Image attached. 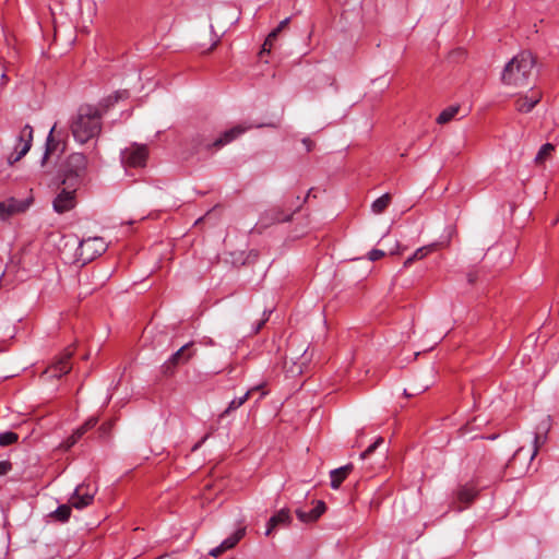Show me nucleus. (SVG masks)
<instances>
[{"instance_id":"2eb2a0df","label":"nucleus","mask_w":559,"mask_h":559,"mask_svg":"<svg viewBox=\"0 0 559 559\" xmlns=\"http://www.w3.org/2000/svg\"><path fill=\"white\" fill-rule=\"evenodd\" d=\"M326 510L325 503L322 500H318L314 508L310 511H304L301 509L296 510V515L300 522L311 523L317 521Z\"/></svg>"},{"instance_id":"f257e3e1","label":"nucleus","mask_w":559,"mask_h":559,"mask_svg":"<svg viewBox=\"0 0 559 559\" xmlns=\"http://www.w3.org/2000/svg\"><path fill=\"white\" fill-rule=\"evenodd\" d=\"M103 112L93 105H81L71 118L70 129L76 142L84 144L99 135Z\"/></svg>"},{"instance_id":"f3484780","label":"nucleus","mask_w":559,"mask_h":559,"mask_svg":"<svg viewBox=\"0 0 559 559\" xmlns=\"http://www.w3.org/2000/svg\"><path fill=\"white\" fill-rule=\"evenodd\" d=\"M352 469H353V465L347 464V465H344L342 467L331 471V473H330L331 487L333 489H338L341 484L345 480V478L347 477V475L350 473Z\"/></svg>"},{"instance_id":"7c9ffc66","label":"nucleus","mask_w":559,"mask_h":559,"mask_svg":"<svg viewBox=\"0 0 559 559\" xmlns=\"http://www.w3.org/2000/svg\"><path fill=\"white\" fill-rule=\"evenodd\" d=\"M435 249H436V243H430V245L424 246L421 248H418L413 254H414V258H417V260H421L426 255L431 253Z\"/></svg>"},{"instance_id":"a211bd4d","label":"nucleus","mask_w":559,"mask_h":559,"mask_svg":"<svg viewBox=\"0 0 559 559\" xmlns=\"http://www.w3.org/2000/svg\"><path fill=\"white\" fill-rule=\"evenodd\" d=\"M56 134H58V133L56 131V124H55L51 128V130L47 136L45 153L41 158V165H44L46 163L47 158L49 157V155L52 154L55 151H57L59 148V146L61 145L60 141L56 139Z\"/></svg>"},{"instance_id":"6e6552de","label":"nucleus","mask_w":559,"mask_h":559,"mask_svg":"<svg viewBox=\"0 0 559 559\" xmlns=\"http://www.w3.org/2000/svg\"><path fill=\"white\" fill-rule=\"evenodd\" d=\"M147 154L145 145L132 144L121 152V162L124 166L142 167L146 163Z\"/></svg>"},{"instance_id":"2f4dec72","label":"nucleus","mask_w":559,"mask_h":559,"mask_svg":"<svg viewBox=\"0 0 559 559\" xmlns=\"http://www.w3.org/2000/svg\"><path fill=\"white\" fill-rule=\"evenodd\" d=\"M551 427V417L548 415L546 416L536 427L535 432H542L545 437L548 436V432Z\"/></svg>"},{"instance_id":"473e14b6","label":"nucleus","mask_w":559,"mask_h":559,"mask_svg":"<svg viewBox=\"0 0 559 559\" xmlns=\"http://www.w3.org/2000/svg\"><path fill=\"white\" fill-rule=\"evenodd\" d=\"M383 443V439L381 437H379L372 444H370L364 452H361L360 454V457L364 460L366 459L368 455H370L371 453L374 452V450L381 444Z\"/></svg>"},{"instance_id":"20e7f679","label":"nucleus","mask_w":559,"mask_h":559,"mask_svg":"<svg viewBox=\"0 0 559 559\" xmlns=\"http://www.w3.org/2000/svg\"><path fill=\"white\" fill-rule=\"evenodd\" d=\"M193 342H189L177 349L160 367L166 377L173 376L179 366L186 365L195 355Z\"/></svg>"},{"instance_id":"dca6fc26","label":"nucleus","mask_w":559,"mask_h":559,"mask_svg":"<svg viewBox=\"0 0 559 559\" xmlns=\"http://www.w3.org/2000/svg\"><path fill=\"white\" fill-rule=\"evenodd\" d=\"M129 97V92L127 90L117 91L114 94L103 98L98 105L96 106L103 116L117 104L121 99H127Z\"/></svg>"},{"instance_id":"4be33fe9","label":"nucleus","mask_w":559,"mask_h":559,"mask_svg":"<svg viewBox=\"0 0 559 559\" xmlns=\"http://www.w3.org/2000/svg\"><path fill=\"white\" fill-rule=\"evenodd\" d=\"M390 203H391L390 193H384L383 195H381L380 198H378L377 200H374L372 202L371 210L376 214H381L382 212H384L386 210V207L389 206Z\"/></svg>"},{"instance_id":"7ed1b4c3","label":"nucleus","mask_w":559,"mask_h":559,"mask_svg":"<svg viewBox=\"0 0 559 559\" xmlns=\"http://www.w3.org/2000/svg\"><path fill=\"white\" fill-rule=\"evenodd\" d=\"M87 158L83 153L71 154L66 163L63 185L70 182V187H75L80 178L85 174Z\"/></svg>"},{"instance_id":"c85d7f7f","label":"nucleus","mask_w":559,"mask_h":559,"mask_svg":"<svg viewBox=\"0 0 559 559\" xmlns=\"http://www.w3.org/2000/svg\"><path fill=\"white\" fill-rule=\"evenodd\" d=\"M19 439V436L13 431H7L3 433H0V445L7 447L10 444H13Z\"/></svg>"},{"instance_id":"5701e85b","label":"nucleus","mask_w":559,"mask_h":559,"mask_svg":"<svg viewBox=\"0 0 559 559\" xmlns=\"http://www.w3.org/2000/svg\"><path fill=\"white\" fill-rule=\"evenodd\" d=\"M97 424L96 417H90L81 427H79L72 435L73 440L79 441L88 430L93 429Z\"/></svg>"},{"instance_id":"a18cd8bd","label":"nucleus","mask_w":559,"mask_h":559,"mask_svg":"<svg viewBox=\"0 0 559 559\" xmlns=\"http://www.w3.org/2000/svg\"><path fill=\"white\" fill-rule=\"evenodd\" d=\"M468 282L469 283H474L475 282V276L472 273L468 274Z\"/></svg>"},{"instance_id":"1a4fd4ad","label":"nucleus","mask_w":559,"mask_h":559,"mask_svg":"<svg viewBox=\"0 0 559 559\" xmlns=\"http://www.w3.org/2000/svg\"><path fill=\"white\" fill-rule=\"evenodd\" d=\"M67 185L68 188H62L52 202V207L58 214L71 211L76 204L75 188L70 187V182Z\"/></svg>"},{"instance_id":"aec40b11","label":"nucleus","mask_w":559,"mask_h":559,"mask_svg":"<svg viewBox=\"0 0 559 559\" xmlns=\"http://www.w3.org/2000/svg\"><path fill=\"white\" fill-rule=\"evenodd\" d=\"M245 532V528L237 530L234 534H231L229 537H227L219 544L221 548L224 551L234 548L238 544V542L243 537Z\"/></svg>"},{"instance_id":"b1692460","label":"nucleus","mask_w":559,"mask_h":559,"mask_svg":"<svg viewBox=\"0 0 559 559\" xmlns=\"http://www.w3.org/2000/svg\"><path fill=\"white\" fill-rule=\"evenodd\" d=\"M459 110H460L459 106H455V105L449 106L448 108L443 109L440 112V115L437 118V122L439 124L448 123L449 121H451L456 116Z\"/></svg>"},{"instance_id":"f03ea898","label":"nucleus","mask_w":559,"mask_h":559,"mask_svg":"<svg viewBox=\"0 0 559 559\" xmlns=\"http://www.w3.org/2000/svg\"><path fill=\"white\" fill-rule=\"evenodd\" d=\"M535 67V58L530 51L515 55L503 68L501 81L508 86L522 87L530 83Z\"/></svg>"},{"instance_id":"ea45409f","label":"nucleus","mask_w":559,"mask_h":559,"mask_svg":"<svg viewBox=\"0 0 559 559\" xmlns=\"http://www.w3.org/2000/svg\"><path fill=\"white\" fill-rule=\"evenodd\" d=\"M277 527L276 524H273L271 522V519L267 521V525H266V531H265V535L269 536L272 534V532Z\"/></svg>"},{"instance_id":"58836bf2","label":"nucleus","mask_w":559,"mask_h":559,"mask_svg":"<svg viewBox=\"0 0 559 559\" xmlns=\"http://www.w3.org/2000/svg\"><path fill=\"white\" fill-rule=\"evenodd\" d=\"M302 144L305 145L307 152H310L314 145L313 142L308 138L302 139Z\"/></svg>"},{"instance_id":"72a5a7b5","label":"nucleus","mask_w":559,"mask_h":559,"mask_svg":"<svg viewBox=\"0 0 559 559\" xmlns=\"http://www.w3.org/2000/svg\"><path fill=\"white\" fill-rule=\"evenodd\" d=\"M272 310H264L263 311V318L253 326L252 329V333L253 334H257L260 332V330L262 329V326L265 324V322L270 319V314H271Z\"/></svg>"},{"instance_id":"79ce46f5","label":"nucleus","mask_w":559,"mask_h":559,"mask_svg":"<svg viewBox=\"0 0 559 559\" xmlns=\"http://www.w3.org/2000/svg\"><path fill=\"white\" fill-rule=\"evenodd\" d=\"M78 441H74L73 440V435H71L67 441H66V448L67 449H70L71 447H73Z\"/></svg>"},{"instance_id":"de8ad7c7","label":"nucleus","mask_w":559,"mask_h":559,"mask_svg":"<svg viewBox=\"0 0 559 559\" xmlns=\"http://www.w3.org/2000/svg\"><path fill=\"white\" fill-rule=\"evenodd\" d=\"M199 447H200V443L195 444V445L193 447V450H197Z\"/></svg>"},{"instance_id":"39448f33","label":"nucleus","mask_w":559,"mask_h":559,"mask_svg":"<svg viewBox=\"0 0 559 559\" xmlns=\"http://www.w3.org/2000/svg\"><path fill=\"white\" fill-rule=\"evenodd\" d=\"M107 243L100 237H91L80 241L76 254L84 263L90 262L107 250Z\"/></svg>"},{"instance_id":"c756f323","label":"nucleus","mask_w":559,"mask_h":559,"mask_svg":"<svg viewBox=\"0 0 559 559\" xmlns=\"http://www.w3.org/2000/svg\"><path fill=\"white\" fill-rule=\"evenodd\" d=\"M546 441H547V437L542 435V432L534 433V440H533L534 450H533L531 459H534V456L538 453V450L546 443Z\"/></svg>"},{"instance_id":"f704fd0d","label":"nucleus","mask_w":559,"mask_h":559,"mask_svg":"<svg viewBox=\"0 0 559 559\" xmlns=\"http://www.w3.org/2000/svg\"><path fill=\"white\" fill-rule=\"evenodd\" d=\"M384 251L380 250V249H372L368 252V259L370 261H378L379 259H381L382 257H384Z\"/></svg>"},{"instance_id":"c03bdc74","label":"nucleus","mask_w":559,"mask_h":559,"mask_svg":"<svg viewBox=\"0 0 559 559\" xmlns=\"http://www.w3.org/2000/svg\"><path fill=\"white\" fill-rule=\"evenodd\" d=\"M416 260H417V258H414V254H412L411 257H408V258L404 261V266H405V267L411 266V265H412V263H413L414 261H416Z\"/></svg>"},{"instance_id":"f8f14e48","label":"nucleus","mask_w":559,"mask_h":559,"mask_svg":"<svg viewBox=\"0 0 559 559\" xmlns=\"http://www.w3.org/2000/svg\"><path fill=\"white\" fill-rule=\"evenodd\" d=\"M542 99V92L538 90H531L528 94L522 95L516 98L514 106L519 112H530Z\"/></svg>"},{"instance_id":"c9c22d12","label":"nucleus","mask_w":559,"mask_h":559,"mask_svg":"<svg viewBox=\"0 0 559 559\" xmlns=\"http://www.w3.org/2000/svg\"><path fill=\"white\" fill-rule=\"evenodd\" d=\"M12 469L10 461H0V476L7 475Z\"/></svg>"},{"instance_id":"e433bc0d","label":"nucleus","mask_w":559,"mask_h":559,"mask_svg":"<svg viewBox=\"0 0 559 559\" xmlns=\"http://www.w3.org/2000/svg\"><path fill=\"white\" fill-rule=\"evenodd\" d=\"M428 388H429V384H425V385H421L419 388H416L413 392H409L407 389H404V394L406 396H412V395L420 394V393L425 392Z\"/></svg>"},{"instance_id":"a19ab883","label":"nucleus","mask_w":559,"mask_h":559,"mask_svg":"<svg viewBox=\"0 0 559 559\" xmlns=\"http://www.w3.org/2000/svg\"><path fill=\"white\" fill-rule=\"evenodd\" d=\"M224 552V550L221 548V545H218L217 547L213 548L212 550H210V555L213 556V557H218L221 556L222 554Z\"/></svg>"},{"instance_id":"37998d69","label":"nucleus","mask_w":559,"mask_h":559,"mask_svg":"<svg viewBox=\"0 0 559 559\" xmlns=\"http://www.w3.org/2000/svg\"><path fill=\"white\" fill-rule=\"evenodd\" d=\"M416 260H417V258H414V254H412L411 257H408V258L404 261V266H405V267L411 266V265H412V263H413L414 261H416Z\"/></svg>"},{"instance_id":"bb28decb","label":"nucleus","mask_w":559,"mask_h":559,"mask_svg":"<svg viewBox=\"0 0 559 559\" xmlns=\"http://www.w3.org/2000/svg\"><path fill=\"white\" fill-rule=\"evenodd\" d=\"M476 497V491L473 488L463 487L457 492V498L464 503H469Z\"/></svg>"},{"instance_id":"4c0bfd02","label":"nucleus","mask_w":559,"mask_h":559,"mask_svg":"<svg viewBox=\"0 0 559 559\" xmlns=\"http://www.w3.org/2000/svg\"><path fill=\"white\" fill-rule=\"evenodd\" d=\"M112 424L111 423H105L99 427V431L102 436H106L110 432Z\"/></svg>"},{"instance_id":"a878e982","label":"nucleus","mask_w":559,"mask_h":559,"mask_svg":"<svg viewBox=\"0 0 559 559\" xmlns=\"http://www.w3.org/2000/svg\"><path fill=\"white\" fill-rule=\"evenodd\" d=\"M71 508L72 506L61 504L51 513V516L57 521L64 523L70 519Z\"/></svg>"},{"instance_id":"9b49d317","label":"nucleus","mask_w":559,"mask_h":559,"mask_svg":"<svg viewBox=\"0 0 559 559\" xmlns=\"http://www.w3.org/2000/svg\"><path fill=\"white\" fill-rule=\"evenodd\" d=\"M293 213L285 212L280 206H274L266 210L259 219V225L266 228L273 224L284 223L290 221Z\"/></svg>"},{"instance_id":"4468645a","label":"nucleus","mask_w":559,"mask_h":559,"mask_svg":"<svg viewBox=\"0 0 559 559\" xmlns=\"http://www.w3.org/2000/svg\"><path fill=\"white\" fill-rule=\"evenodd\" d=\"M251 128V126H241V124H238V126H235L233 127L231 129L229 130H226L219 138H217L214 142H213V146L214 147H222L228 143H230L231 141H234L235 139H237L239 135H241L243 132H246L247 130H249Z\"/></svg>"},{"instance_id":"49530a36","label":"nucleus","mask_w":559,"mask_h":559,"mask_svg":"<svg viewBox=\"0 0 559 559\" xmlns=\"http://www.w3.org/2000/svg\"><path fill=\"white\" fill-rule=\"evenodd\" d=\"M266 394H267V392H266V391H262L258 400H260V399L264 397Z\"/></svg>"},{"instance_id":"6ab92c4d","label":"nucleus","mask_w":559,"mask_h":559,"mask_svg":"<svg viewBox=\"0 0 559 559\" xmlns=\"http://www.w3.org/2000/svg\"><path fill=\"white\" fill-rule=\"evenodd\" d=\"M264 385H265L264 383L254 385L250 390H248L242 396L234 399L229 403V405L225 409V412L222 414V416L228 414L231 411L239 408L249 399V396L252 395L253 392L262 390L264 388Z\"/></svg>"},{"instance_id":"9d476101","label":"nucleus","mask_w":559,"mask_h":559,"mask_svg":"<svg viewBox=\"0 0 559 559\" xmlns=\"http://www.w3.org/2000/svg\"><path fill=\"white\" fill-rule=\"evenodd\" d=\"M97 488L92 484H81L76 486L70 498V503L75 509H83L90 506L94 499Z\"/></svg>"},{"instance_id":"ddd939ff","label":"nucleus","mask_w":559,"mask_h":559,"mask_svg":"<svg viewBox=\"0 0 559 559\" xmlns=\"http://www.w3.org/2000/svg\"><path fill=\"white\" fill-rule=\"evenodd\" d=\"M29 206V201L27 200H16L10 199L7 202H0V218L5 219L12 214L22 213L26 211Z\"/></svg>"},{"instance_id":"cd10ccee","label":"nucleus","mask_w":559,"mask_h":559,"mask_svg":"<svg viewBox=\"0 0 559 559\" xmlns=\"http://www.w3.org/2000/svg\"><path fill=\"white\" fill-rule=\"evenodd\" d=\"M554 150H555V146H554L552 144H550V143H546V144H544V145L539 148L538 153L536 154V156H535V162H536L537 164L543 163V162H544V160H545V159L550 155V153H551Z\"/></svg>"},{"instance_id":"423d86ee","label":"nucleus","mask_w":559,"mask_h":559,"mask_svg":"<svg viewBox=\"0 0 559 559\" xmlns=\"http://www.w3.org/2000/svg\"><path fill=\"white\" fill-rule=\"evenodd\" d=\"M32 141L33 128L29 124H25L17 136L13 152L8 157V163L12 165L25 156L32 146Z\"/></svg>"},{"instance_id":"0eeeda50","label":"nucleus","mask_w":559,"mask_h":559,"mask_svg":"<svg viewBox=\"0 0 559 559\" xmlns=\"http://www.w3.org/2000/svg\"><path fill=\"white\" fill-rule=\"evenodd\" d=\"M74 354L72 347H67L56 360L45 370V374L48 378H60L70 372L72 365L70 362L71 357Z\"/></svg>"},{"instance_id":"412c9836","label":"nucleus","mask_w":559,"mask_h":559,"mask_svg":"<svg viewBox=\"0 0 559 559\" xmlns=\"http://www.w3.org/2000/svg\"><path fill=\"white\" fill-rule=\"evenodd\" d=\"M289 23V17H286L284 19L283 21H281V23L278 24V26L276 28H274L270 34L269 36L266 37L264 44H263V50H270L273 46V41L276 39L278 33L288 25Z\"/></svg>"},{"instance_id":"393cba45","label":"nucleus","mask_w":559,"mask_h":559,"mask_svg":"<svg viewBox=\"0 0 559 559\" xmlns=\"http://www.w3.org/2000/svg\"><path fill=\"white\" fill-rule=\"evenodd\" d=\"M273 524L280 525H288L292 522V516L288 509H282L276 512L273 516L270 518Z\"/></svg>"}]
</instances>
